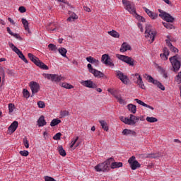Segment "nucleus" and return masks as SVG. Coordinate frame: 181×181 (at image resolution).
<instances>
[{"label":"nucleus","mask_w":181,"mask_h":181,"mask_svg":"<svg viewBox=\"0 0 181 181\" xmlns=\"http://www.w3.org/2000/svg\"><path fill=\"white\" fill-rule=\"evenodd\" d=\"M111 162H114V158H110L105 162L98 164L95 166L96 172H108L111 165Z\"/></svg>","instance_id":"nucleus-1"},{"label":"nucleus","mask_w":181,"mask_h":181,"mask_svg":"<svg viewBox=\"0 0 181 181\" xmlns=\"http://www.w3.org/2000/svg\"><path fill=\"white\" fill-rule=\"evenodd\" d=\"M145 37L150 42V43H153L155 41V36H156V31L153 29L152 25H147L146 26V31H145Z\"/></svg>","instance_id":"nucleus-2"},{"label":"nucleus","mask_w":181,"mask_h":181,"mask_svg":"<svg viewBox=\"0 0 181 181\" xmlns=\"http://www.w3.org/2000/svg\"><path fill=\"white\" fill-rule=\"evenodd\" d=\"M169 60H170V63H171L172 71H174L175 73H177V71L180 70V67H181L180 61H179V55L176 54L173 57H170Z\"/></svg>","instance_id":"nucleus-3"},{"label":"nucleus","mask_w":181,"mask_h":181,"mask_svg":"<svg viewBox=\"0 0 181 181\" xmlns=\"http://www.w3.org/2000/svg\"><path fill=\"white\" fill-rule=\"evenodd\" d=\"M28 56L30 60H31L33 63H35L36 66H37L40 69H42V70H49V66L45 64V63L40 62V60H39V58L35 57V55H33L32 53H28Z\"/></svg>","instance_id":"nucleus-4"},{"label":"nucleus","mask_w":181,"mask_h":181,"mask_svg":"<svg viewBox=\"0 0 181 181\" xmlns=\"http://www.w3.org/2000/svg\"><path fill=\"white\" fill-rule=\"evenodd\" d=\"M116 57L119 59V60L127 63V64H128L129 66H134L135 64V60L130 57L117 54H116Z\"/></svg>","instance_id":"nucleus-5"},{"label":"nucleus","mask_w":181,"mask_h":181,"mask_svg":"<svg viewBox=\"0 0 181 181\" xmlns=\"http://www.w3.org/2000/svg\"><path fill=\"white\" fill-rule=\"evenodd\" d=\"M122 4L128 12L132 13V15H136V11L135 10V6L134 4L127 0H122Z\"/></svg>","instance_id":"nucleus-6"},{"label":"nucleus","mask_w":181,"mask_h":181,"mask_svg":"<svg viewBox=\"0 0 181 181\" xmlns=\"http://www.w3.org/2000/svg\"><path fill=\"white\" fill-rule=\"evenodd\" d=\"M43 76L47 80H50L52 81H54L55 83H59L62 81V80H64L62 76L52 74H43Z\"/></svg>","instance_id":"nucleus-7"},{"label":"nucleus","mask_w":181,"mask_h":181,"mask_svg":"<svg viewBox=\"0 0 181 181\" xmlns=\"http://www.w3.org/2000/svg\"><path fill=\"white\" fill-rule=\"evenodd\" d=\"M158 12H160L159 16L162 18V19H164L166 22H170V23H173L175 21V18H173L170 14L158 9Z\"/></svg>","instance_id":"nucleus-8"},{"label":"nucleus","mask_w":181,"mask_h":181,"mask_svg":"<svg viewBox=\"0 0 181 181\" xmlns=\"http://www.w3.org/2000/svg\"><path fill=\"white\" fill-rule=\"evenodd\" d=\"M128 163L130 165V168L132 170H136L138 168H141V163L136 160L134 156L129 158Z\"/></svg>","instance_id":"nucleus-9"},{"label":"nucleus","mask_w":181,"mask_h":181,"mask_svg":"<svg viewBox=\"0 0 181 181\" xmlns=\"http://www.w3.org/2000/svg\"><path fill=\"white\" fill-rule=\"evenodd\" d=\"M148 80V83H152L153 84H155L160 90H162V91H165V86L162 84V83L153 79V78L148 74H146L145 76Z\"/></svg>","instance_id":"nucleus-10"},{"label":"nucleus","mask_w":181,"mask_h":181,"mask_svg":"<svg viewBox=\"0 0 181 181\" xmlns=\"http://www.w3.org/2000/svg\"><path fill=\"white\" fill-rule=\"evenodd\" d=\"M102 62L105 64V66H110V67H114V63L111 61V57L108 54H104L101 57Z\"/></svg>","instance_id":"nucleus-11"},{"label":"nucleus","mask_w":181,"mask_h":181,"mask_svg":"<svg viewBox=\"0 0 181 181\" xmlns=\"http://www.w3.org/2000/svg\"><path fill=\"white\" fill-rule=\"evenodd\" d=\"M30 88L32 91L31 97H33L35 94L39 93V90H40V86L39 85V83H37V82L31 81L30 83Z\"/></svg>","instance_id":"nucleus-12"},{"label":"nucleus","mask_w":181,"mask_h":181,"mask_svg":"<svg viewBox=\"0 0 181 181\" xmlns=\"http://www.w3.org/2000/svg\"><path fill=\"white\" fill-rule=\"evenodd\" d=\"M116 77L119 78L123 83V84H128V76L121 71H115Z\"/></svg>","instance_id":"nucleus-13"},{"label":"nucleus","mask_w":181,"mask_h":181,"mask_svg":"<svg viewBox=\"0 0 181 181\" xmlns=\"http://www.w3.org/2000/svg\"><path fill=\"white\" fill-rule=\"evenodd\" d=\"M81 84L84 86V87H87L88 88H97V84H95L91 80L81 81Z\"/></svg>","instance_id":"nucleus-14"},{"label":"nucleus","mask_w":181,"mask_h":181,"mask_svg":"<svg viewBox=\"0 0 181 181\" xmlns=\"http://www.w3.org/2000/svg\"><path fill=\"white\" fill-rule=\"evenodd\" d=\"M18 127H19V123L17 121H14L8 128V134H11L18 129Z\"/></svg>","instance_id":"nucleus-15"},{"label":"nucleus","mask_w":181,"mask_h":181,"mask_svg":"<svg viewBox=\"0 0 181 181\" xmlns=\"http://www.w3.org/2000/svg\"><path fill=\"white\" fill-rule=\"evenodd\" d=\"M142 121V119L139 117H136L134 115H130V117L129 118V125H135L138 121Z\"/></svg>","instance_id":"nucleus-16"},{"label":"nucleus","mask_w":181,"mask_h":181,"mask_svg":"<svg viewBox=\"0 0 181 181\" xmlns=\"http://www.w3.org/2000/svg\"><path fill=\"white\" fill-rule=\"evenodd\" d=\"M86 60L87 62H88V63H90L91 64H93L94 66H95V67L100 66V61L98 59H95L93 57H86Z\"/></svg>","instance_id":"nucleus-17"},{"label":"nucleus","mask_w":181,"mask_h":181,"mask_svg":"<svg viewBox=\"0 0 181 181\" xmlns=\"http://www.w3.org/2000/svg\"><path fill=\"white\" fill-rule=\"evenodd\" d=\"M169 49L165 47L163 49V53L160 54V57H161L163 60L166 61L169 57Z\"/></svg>","instance_id":"nucleus-18"},{"label":"nucleus","mask_w":181,"mask_h":181,"mask_svg":"<svg viewBox=\"0 0 181 181\" xmlns=\"http://www.w3.org/2000/svg\"><path fill=\"white\" fill-rule=\"evenodd\" d=\"M21 22L24 26V29L26 32H28V33L29 35H30L32 33V32L30 31V30L29 29V23L28 22V20H26L25 18H22L21 19Z\"/></svg>","instance_id":"nucleus-19"},{"label":"nucleus","mask_w":181,"mask_h":181,"mask_svg":"<svg viewBox=\"0 0 181 181\" xmlns=\"http://www.w3.org/2000/svg\"><path fill=\"white\" fill-rule=\"evenodd\" d=\"M128 50H131V45H129L128 43L127 42H124L122 45V47L119 49V51L121 52V53H124Z\"/></svg>","instance_id":"nucleus-20"},{"label":"nucleus","mask_w":181,"mask_h":181,"mask_svg":"<svg viewBox=\"0 0 181 181\" xmlns=\"http://www.w3.org/2000/svg\"><path fill=\"white\" fill-rule=\"evenodd\" d=\"M95 77H98V78H103L104 77V73L97 70V69H93L92 72H90Z\"/></svg>","instance_id":"nucleus-21"},{"label":"nucleus","mask_w":181,"mask_h":181,"mask_svg":"<svg viewBox=\"0 0 181 181\" xmlns=\"http://www.w3.org/2000/svg\"><path fill=\"white\" fill-rule=\"evenodd\" d=\"M111 169H118V168H122V162H113L112 161L110 163Z\"/></svg>","instance_id":"nucleus-22"},{"label":"nucleus","mask_w":181,"mask_h":181,"mask_svg":"<svg viewBox=\"0 0 181 181\" xmlns=\"http://www.w3.org/2000/svg\"><path fill=\"white\" fill-rule=\"evenodd\" d=\"M38 127H45L46 125V120H45V116H40L37 120Z\"/></svg>","instance_id":"nucleus-23"},{"label":"nucleus","mask_w":181,"mask_h":181,"mask_svg":"<svg viewBox=\"0 0 181 181\" xmlns=\"http://www.w3.org/2000/svg\"><path fill=\"white\" fill-rule=\"evenodd\" d=\"M16 53L18 54V57L23 60V62H25L26 64H28V59H26L25 55H23V53H22L21 49H18Z\"/></svg>","instance_id":"nucleus-24"},{"label":"nucleus","mask_w":181,"mask_h":181,"mask_svg":"<svg viewBox=\"0 0 181 181\" xmlns=\"http://www.w3.org/2000/svg\"><path fill=\"white\" fill-rule=\"evenodd\" d=\"M99 122L104 131H106L107 132L109 128H108V124H107V122L105 120H99Z\"/></svg>","instance_id":"nucleus-25"},{"label":"nucleus","mask_w":181,"mask_h":181,"mask_svg":"<svg viewBox=\"0 0 181 181\" xmlns=\"http://www.w3.org/2000/svg\"><path fill=\"white\" fill-rule=\"evenodd\" d=\"M129 111L130 112H132V114H136V106L134 104H129L127 105Z\"/></svg>","instance_id":"nucleus-26"},{"label":"nucleus","mask_w":181,"mask_h":181,"mask_svg":"<svg viewBox=\"0 0 181 181\" xmlns=\"http://www.w3.org/2000/svg\"><path fill=\"white\" fill-rule=\"evenodd\" d=\"M123 135H136V132L134 130H129L128 129H124L122 132Z\"/></svg>","instance_id":"nucleus-27"},{"label":"nucleus","mask_w":181,"mask_h":181,"mask_svg":"<svg viewBox=\"0 0 181 181\" xmlns=\"http://www.w3.org/2000/svg\"><path fill=\"white\" fill-rule=\"evenodd\" d=\"M136 83L140 87V88H142L143 90L145 88V85L144 84L141 76H139V80H136Z\"/></svg>","instance_id":"nucleus-28"},{"label":"nucleus","mask_w":181,"mask_h":181,"mask_svg":"<svg viewBox=\"0 0 181 181\" xmlns=\"http://www.w3.org/2000/svg\"><path fill=\"white\" fill-rule=\"evenodd\" d=\"M76 19H78V16H76V13H71L70 16L67 18V21L69 22H73L74 21H76Z\"/></svg>","instance_id":"nucleus-29"},{"label":"nucleus","mask_w":181,"mask_h":181,"mask_svg":"<svg viewBox=\"0 0 181 181\" xmlns=\"http://www.w3.org/2000/svg\"><path fill=\"white\" fill-rule=\"evenodd\" d=\"M59 53L63 57H67V49L64 47H61L58 49Z\"/></svg>","instance_id":"nucleus-30"},{"label":"nucleus","mask_w":181,"mask_h":181,"mask_svg":"<svg viewBox=\"0 0 181 181\" xmlns=\"http://www.w3.org/2000/svg\"><path fill=\"white\" fill-rule=\"evenodd\" d=\"M108 35L112 36V37H119V33L115 30H112L111 31L107 32Z\"/></svg>","instance_id":"nucleus-31"},{"label":"nucleus","mask_w":181,"mask_h":181,"mask_svg":"<svg viewBox=\"0 0 181 181\" xmlns=\"http://www.w3.org/2000/svg\"><path fill=\"white\" fill-rule=\"evenodd\" d=\"M58 152L59 153V155H61V156H66V151L64 150V148H63L62 146H59L57 148Z\"/></svg>","instance_id":"nucleus-32"},{"label":"nucleus","mask_w":181,"mask_h":181,"mask_svg":"<svg viewBox=\"0 0 181 181\" xmlns=\"http://www.w3.org/2000/svg\"><path fill=\"white\" fill-rule=\"evenodd\" d=\"M60 122H62V120H60L59 119H54L50 122V127H56V125H59V124H60Z\"/></svg>","instance_id":"nucleus-33"},{"label":"nucleus","mask_w":181,"mask_h":181,"mask_svg":"<svg viewBox=\"0 0 181 181\" xmlns=\"http://www.w3.org/2000/svg\"><path fill=\"white\" fill-rule=\"evenodd\" d=\"M108 93H110V94H112V95H114V97L116 98L117 96H118V90H114L112 88H109L107 89Z\"/></svg>","instance_id":"nucleus-34"},{"label":"nucleus","mask_w":181,"mask_h":181,"mask_svg":"<svg viewBox=\"0 0 181 181\" xmlns=\"http://www.w3.org/2000/svg\"><path fill=\"white\" fill-rule=\"evenodd\" d=\"M62 87H63L64 88H66L67 90H71V88H74V86L67 83H62Z\"/></svg>","instance_id":"nucleus-35"},{"label":"nucleus","mask_w":181,"mask_h":181,"mask_svg":"<svg viewBox=\"0 0 181 181\" xmlns=\"http://www.w3.org/2000/svg\"><path fill=\"white\" fill-rule=\"evenodd\" d=\"M146 119L148 122H151V123L158 122V119L153 117H147Z\"/></svg>","instance_id":"nucleus-36"},{"label":"nucleus","mask_w":181,"mask_h":181,"mask_svg":"<svg viewBox=\"0 0 181 181\" xmlns=\"http://www.w3.org/2000/svg\"><path fill=\"white\" fill-rule=\"evenodd\" d=\"M23 95L24 98H29V97H30V94L29 93V90H28V89H23Z\"/></svg>","instance_id":"nucleus-37"},{"label":"nucleus","mask_w":181,"mask_h":181,"mask_svg":"<svg viewBox=\"0 0 181 181\" xmlns=\"http://www.w3.org/2000/svg\"><path fill=\"white\" fill-rule=\"evenodd\" d=\"M48 47H49V50H51L52 52H56L57 50V47L56 45H54V44H49L48 45Z\"/></svg>","instance_id":"nucleus-38"},{"label":"nucleus","mask_w":181,"mask_h":181,"mask_svg":"<svg viewBox=\"0 0 181 181\" xmlns=\"http://www.w3.org/2000/svg\"><path fill=\"white\" fill-rule=\"evenodd\" d=\"M167 39L165 40V42H166V45L168 47H170L171 46H173V45H172V42H170V40H172L170 39V36L169 35H167Z\"/></svg>","instance_id":"nucleus-39"},{"label":"nucleus","mask_w":181,"mask_h":181,"mask_svg":"<svg viewBox=\"0 0 181 181\" xmlns=\"http://www.w3.org/2000/svg\"><path fill=\"white\" fill-rule=\"evenodd\" d=\"M9 47H11V49H12L13 52H15V53H16L19 50V49L16 47V46H15L13 43H9Z\"/></svg>","instance_id":"nucleus-40"},{"label":"nucleus","mask_w":181,"mask_h":181,"mask_svg":"<svg viewBox=\"0 0 181 181\" xmlns=\"http://www.w3.org/2000/svg\"><path fill=\"white\" fill-rule=\"evenodd\" d=\"M148 15L151 19H156V18H158V13H153L152 11L150 12Z\"/></svg>","instance_id":"nucleus-41"},{"label":"nucleus","mask_w":181,"mask_h":181,"mask_svg":"<svg viewBox=\"0 0 181 181\" xmlns=\"http://www.w3.org/2000/svg\"><path fill=\"white\" fill-rule=\"evenodd\" d=\"M163 25L164 28H166V29H173V25L169 23H163Z\"/></svg>","instance_id":"nucleus-42"},{"label":"nucleus","mask_w":181,"mask_h":181,"mask_svg":"<svg viewBox=\"0 0 181 181\" xmlns=\"http://www.w3.org/2000/svg\"><path fill=\"white\" fill-rule=\"evenodd\" d=\"M159 156H160V155H159V153H150V154H148L146 158H159Z\"/></svg>","instance_id":"nucleus-43"},{"label":"nucleus","mask_w":181,"mask_h":181,"mask_svg":"<svg viewBox=\"0 0 181 181\" xmlns=\"http://www.w3.org/2000/svg\"><path fill=\"white\" fill-rule=\"evenodd\" d=\"M120 120H121L122 122H124V124H127V125H129V118L125 117H120Z\"/></svg>","instance_id":"nucleus-44"},{"label":"nucleus","mask_w":181,"mask_h":181,"mask_svg":"<svg viewBox=\"0 0 181 181\" xmlns=\"http://www.w3.org/2000/svg\"><path fill=\"white\" fill-rule=\"evenodd\" d=\"M134 15L137 21H139V22H145V18L136 14V13Z\"/></svg>","instance_id":"nucleus-45"},{"label":"nucleus","mask_w":181,"mask_h":181,"mask_svg":"<svg viewBox=\"0 0 181 181\" xmlns=\"http://www.w3.org/2000/svg\"><path fill=\"white\" fill-rule=\"evenodd\" d=\"M170 50L172 51L173 53H179V49L176 48L175 46L171 45L169 47Z\"/></svg>","instance_id":"nucleus-46"},{"label":"nucleus","mask_w":181,"mask_h":181,"mask_svg":"<svg viewBox=\"0 0 181 181\" xmlns=\"http://www.w3.org/2000/svg\"><path fill=\"white\" fill-rule=\"evenodd\" d=\"M116 99L117 100L118 103H119V104H124L125 103L124 99H122V98L119 95L116 96Z\"/></svg>","instance_id":"nucleus-47"},{"label":"nucleus","mask_w":181,"mask_h":181,"mask_svg":"<svg viewBox=\"0 0 181 181\" xmlns=\"http://www.w3.org/2000/svg\"><path fill=\"white\" fill-rule=\"evenodd\" d=\"M62 136V133L59 132L57 133L54 136H53V139H54V141H59L60 139V137Z\"/></svg>","instance_id":"nucleus-48"},{"label":"nucleus","mask_w":181,"mask_h":181,"mask_svg":"<svg viewBox=\"0 0 181 181\" xmlns=\"http://www.w3.org/2000/svg\"><path fill=\"white\" fill-rule=\"evenodd\" d=\"M78 141V136H76V139H74L71 143L70 148H73L74 145H76V143Z\"/></svg>","instance_id":"nucleus-49"},{"label":"nucleus","mask_w":181,"mask_h":181,"mask_svg":"<svg viewBox=\"0 0 181 181\" xmlns=\"http://www.w3.org/2000/svg\"><path fill=\"white\" fill-rule=\"evenodd\" d=\"M20 155H21V156H28L29 155V151L26 150L21 151Z\"/></svg>","instance_id":"nucleus-50"},{"label":"nucleus","mask_w":181,"mask_h":181,"mask_svg":"<svg viewBox=\"0 0 181 181\" xmlns=\"http://www.w3.org/2000/svg\"><path fill=\"white\" fill-rule=\"evenodd\" d=\"M8 110L9 112H13V110H15V105L12 103L8 104Z\"/></svg>","instance_id":"nucleus-51"},{"label":"nucleus","mask_w":181,"mask_h":181,"mask_svg":"<svg viewBox=\"0 0 181 181\" xmlns=\"http://www.w3.org/2000/svg\"><path fill=\"white\" fill-rule=\"evenodd\" d=\"M176 81L178 84L181 83V71L178 73L177 76H176Z\"/></svg>","instance_id":"nucleus-52"},{"label":"nucleus","mask_w":181,"mask_h":181,"mask_svg":"<svg viewBox=\"0 0 181 181\" xmlns=\"http://www.w3.org/2000/svg\"><path fill=\"white\" fill-rule=\"evenodd\" d=\"M134 101H136V103H137V104H139V105H142L143 107H145V103H144L142 100H139V99H134Z\"/></svg>","instance_id":"nucleus-53"},{"label":"nucleus","mask_w":181,"mask_h":181,"mask_svg":"<svg viewBox=\"0 0 181 181\" xmlns=\"http://www.w3.org/2000/svg\"><path fill=\"white\" fill-rule=\"evenodd\" d=\"M60 114H61V116H62V117H67L69 115V111H67V110H63L61 112Z\"/></svg>","instance_id":"nucleus-54"},{"label":"nucleus","mask_w":181,"mask_h":181,"mask_svg":"<svg viewBox=\"0 0 181 181\" xmlns=\"http://www.w3.org/2000/svg\"><path fill=\"white\" fill-rule=\"evenodd\" d=\"M37 105H38L39 108H45V102H43V101H39L37 103Z\"/></svg>","instance_id":"nucleus-55"},{"label":"nucleus","mask_w":181,"mask_h":181,"mask_svg":"<svg viewBox=\"0 0 181 181\" xmlns=\"http://www.w3.org/2000/svg\"><path fill=\"white\" fill-rule=\"evenodd\" d=\"M23 144L25 146V148H29V141H28V139L24 138L23 139Z\"/></svg>","instance_id":"nucleus-56"},{"label":"nucleus","mask_w":181,"mask_h":181,"mask_svg":"<svg viewBox=\"0 0 181 181\" xmlns=\"http://www.w3.org/2000/svg\"><path fill=\"white\" fill-rule=\"evenodd\" d=\"M18 11L21 13H25V12H26V8L23 6H20Z\"/></svg>","instance_id":"nucleus-57"},{"label":"nucleus","mask_w":181,"mask_h":181,"mask_svg":"<svg viewBox=\"0 0 181 181\" xmlns=\"http://www.w3.org/2000/svg\"><path fill=\"white\" fill-rule=\"evenodd\" d=\"M87 67L88 69L89 73L93 72V71L94 70L91 64H88Z\"/></svg>","instance_id":"nucleus-58"},{"label":"nucleus","mask_w":181,"mask_h":181,"mask_svg":"<svg viewBox=\"0 0 181 181\" xmlns=\"http://www.w3.org/2000/svg\"><path fill=\"white\" fill-rule=\"evenodd\" d=\"M143 9L146 12V13H147V15L151 13V12H152V11H151V10L146 8V7H144Z\"/></svg>","instance_id":"nucleus-59"},{"label":"nucleus","mask_w":181,"mask_h":181,"mask_svg":"<svg viewBox=\"0 0 181 181\" xmlns=\"http://www.w3.org/2000/svg\"><path fill=\"white\" fill-rule=\"evenodd\" d=\"M83 9L84 11H86V12H91V9L86 6H83Z\"/></svg>","instance_id":"nucleus-60"},{"label":"nucleus","mask_w":181,"mask_h":181,"mask_svg":"<svg viewBox=\"0 0 181 181\" xmlns=\"http://www.w3.org/2000/svg\"><path fill=\"white\" fill-rule=\"evenodd\" d=\"M11 36H14L16 39H21V35H19V34H16L13 33V35H12Z\"/></svg>","instance_id":"nucleus-61"},{"label":"nucleus","mask_w":181,"mask_h":181,"mask_svg":"<svg viewBox=\"0 0 181 181\" xmlns=\"http://www.w3.org/2000/svg\"><path fill=\"white\" fill-rule=\"evenodd\" d=\"M138 28H139V29L141 30V32H143V31H144V28H142V23H138Z\"/></svg>","instance_id":"nucleus-62"},{"label":"nucleus","mask_w":181,"mask_h":181,"mask_svg":"<svg viewBox=\"0 0 181 181\" xmlns=\"http://www.w3.org/2000/svg\"><path fill=\"white\" fill-rule=\"evenodd\" d=\"M7 32L8 33H9V35H11L12 36V35H13V32H12L11 30V28H9V27H7Z\"/></svg>","instance_id":"nucleus-63"},{"label":"nucleus","mask_w":181,"mask_h":181,"mask_svg":"<svg viewBox=\"0 0 181 181\" xmlns=\"http://www.w3.org/2000/svg\"><path fill=\"white\" fill-rule=\"evenodd\" d=\"M8 21L11 23V25H15V21L12 18H8Z\"/></svg>","instance_id":"nucleus-64"}]
</instances>
